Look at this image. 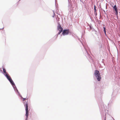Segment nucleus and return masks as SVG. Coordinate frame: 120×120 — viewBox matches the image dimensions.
<instances>
[{"label":"nucleus","mask_w":120,"mask_h":120,"mask_svg":"<svg viewBox=\"0 0 120 120\" xmlns=\"http://www.w3.org/2000/svg\"><path fill=\"white\" fill-rule=\"evenodd\" d=\"M69 32V30H64L62 34L64 35H67L68 34Z\"/></svg>","instance_id":"nucleus-4"},{"label":"nucleus","mask_w":120,"mask_h":120,"mask_svg":"<svg viewBox=\"0 0 120 120\" xmlns=\"http://www.w3.org/2000/svg\"><path fill=\"white\" fill-rule=\"evenodd\" d=\"M60 31L58 33V34H60L61 33L62 31H62V30H61V31Z\"/></svg>","instance_id":"nucleus-11"},{"label":"nucleus","mask_w":120,"mask_h":120,"mask_svg":"<svg viewBox=\"0 0 120 120\" xmlns=\"http://www.w3.org/2000/svg\"><path fill=\"white\" fill-rule=\"evenodd\" d=\"M94 10L95 13L96 12V7L94 5Z\"/></svg>","instance_id":"nucleus-9"},{"label":"nucleus","mask_w":120,"mask_h":120,"mask_svg":"<svg viewBox=\"0 0 120 120\" xmlns=\"http://www.w3.org/2000/svg\"><path fill=\"white\" fill-rule=\"evenodd\" d=\"M113 3H112V4H111V6H112V7H113Z\"/></svg>","instance_id":"nucleus-13"},{"label":"nucleus","mask_w":120,"mask_h":120,"mask_svg":"<svg viewBox=\"0 0 120 120\" xmlns=\"http://www.w3.org/2000/svg\"><path fill=\"white\" fill-rule=\"evenodd\" d=\"M3 70L4 73L6 74H8L6 72V70L4 68H3Z\"/></svg>","instance_id":"nucleus-7"},{"label":"nucleus","mask_w":120,"mask_h":120,"mask_svg":"<svg viewBox=\"0 0 120 120\" xmlns=\"http://www.w3.org/2000/svg\"><path fill=\"white\" fill-rule=\"evenodd\" d=\"M58 30L59 31L62 30L63 31V29L61 27V25H59L57 27Z\"/></svg>","instance_id":"nucleus-6"},{"label":"nucleus","mask_w":120,"mask_h":120,"mask_svg":"<svg viewBox=\"0 0 120 120\" xmlns=\"http://www.w3.org/2000/svg\"><path fill=\"white\" fill-rule=\"evenodd\" d=\"M5 76L8 79L10 82L11 83V84L13 86H15V84L14 82L12 80L11 77L9 75V74H6L5 75Z\"/></svg>","instance_id":"nucleus-3"},{"label":"nucleus","mask_w":120,"mask_h":120,"mask_svg":"<svg viewBox=\"0 0 120 120\" xmlns=\"http://www.w3.org/2000/svg\"><path fill=\"white\" fill-rule=\"evenodd\" d=\"M113 8L115 10V14L116 16H118V11L117 8L116 7V5H115L113 7Z\"/></svg>","instance_id":"nucleus-5"},{"label":"nucleus","mask_w":120,"mask_h":120,"mask_svg":"<svg viewBox=\"0 0 120 120\" xmlns=\"http://www.w3.org/2000/svg\"><path fill=\"white\" fill-rule=\"evenodd\" d=\"M103 28L104 29V31L105 34H106V28L105 27H103Z\"/></svg>","instance_id":"nucleus-8"},{"label":"nucleus","mask_w":120,"mask_h":120,"mask_svg":"<svg viewBox=\"0 0 120 120\" xmlns=\"http://www.w3.org/2000/svg\"><path fill=\"white\" fill-rule=\"evenodd\" d=\"M24 105L25 107V110L26 111V114L25 115L26 116V118L27 119L28 117L29 114V112L28 110V103L27 101L24 102Z\"/></svg>","instance_id":"nucleus-2"},{"label":"nucleus","mask_w":120,"mask_h":120,"mask_svg":"<svg viewBox=\"0 0 120 120\" xmlns=\"http://www.w3.org/2000/svg\"><path fill=\"white\" fill-rule=\"evenodd\" d=\"M60 31L58 33V34H60L61 33L62 31H62V30H61V31Z\"/></svg>","instance_id":"nucleus-10"},{"label":"nucleus","mask_w":120,"mask_h":120,"mask_svg":"<svg viewBox=\"0 0 120 120\" xmlns=\"http://www.w3.org/2000/svg\"><path fill=\"white\" fill-rule=\"evenodd\" d=\"M23 101H25V100H26V98H23Z\"/></svg>","instance_id":"nucleus-12"},{"label":"nucleus","mask_w":120,"mask_h":120,"mask_svg":"<svg viewBox=\"0 0 120 120\" xmlns=\"http://www.w3.org/2000/svg\"><path fill=\"white\" fill-rule=\"evenodd\" d=\"M94 75L98 81H100L101 79V76L99 71L97 70L94 71Z\"/></svg>","instance_id":"nucleus-1"}]
</instances>
